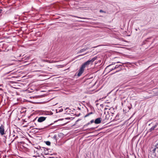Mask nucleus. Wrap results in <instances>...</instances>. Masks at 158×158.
<instances>
[{
	"instance_id": "nucleus-1",
	"label": "nucleus",
	"mask_w": 158,
	"mask_h": 158,
	"mask_svg": "<svg viewBox=\"0 0 158 158\" xmlns=\"http://www.w3.org/2000/svg\"><path fill=\"white\" fill-rule=\"evenodd\" d=\"M88 66V65L85 63V62L84 63L81 65L80 69H79L78 72L77 74V76L78 77L80 76L83 73L85 70V68Z\"/></svg>"
},
{
	"instance_id": "nucleus-2",
	"label": "nucleus",
	"mask_w": 158,
	"mask_h": 158,
	"mask_svg": "<svg viewBox=\"0 0 158 158\" xmlns=\"http://www.w3.org/2000/svg\"><path fill=\"white\" fill-rule=\"evenodd\" d=\"M97 57L95 56L92 58L91 60H89L85 62V63L88 66L91 64H92L95 60L97 59Z\"/></svg>"
},
{
	"instance_id": "nucleus-3",
	"label": "nucleus",
	"mask_w": 158,
	"mask_h": 158,
	"mask_svg": "<svg viewBox=\"0 0 158 158\" xmlns=\"http://www.w3.org/2000/svg\"><path fill=\"white\" fill-rule=\"evenodd\" d=\"M0 134L1 135H3L5 134L4 127L2 124L0 126Z\"/></svg>"
},
{
	"instance_id": "nucleus-4",
	"label": "nucleus",
	"mask_w": 158,
	"mask_h": 158,
	"mask_svg": "<svg viewBox=\"0 0 158 158\" xmlns=\"http://www.w3.org/2000/svg\"><path fill=\"white\" fill-rule=\"evenodd\" d=\"M46 117H40L38 118L37 121L38 122L41 123L45 120Z\"/></svg>"
},
{
	"instance_id": "nucleus-5",
	"label": "nucleus",
	"mask_w": 158,
	"mask_h": 158,
	"mask_svg": "<svg viewBox=\"0 0 158 158\" xmlns=\"http://www.w3.org/2000/svg\"><path fill=\"white\" fill-rule=\"evenodd\" d=\"M94 123L95 124H98L100 123L101 122V118H96L94 121Z\"/></svg>"
},
{
	"instance_id": "nucleus-6",
	"label": "nucleus",
	"mask_w": 158,
	"mask_h": 158,
	"mask_svg": "<svg viewBox=\"0 0 158 158\" xmlns=\"http://www.w3.org/2000/svg\"><path fill=\"white\" fill-rule=\"evenodd\" d=\"M158 125V123H156V124L153 126L152 127L149 129V131L151 132L152 131L154 130L155 129L156 127Z\"/></svg>"
},
{
	"instance_id": "nucleus-7",
	"label": "nucleus",
	"mask_w": 158,
	"mask_h": 158,
	"mask_svg": "<svg viewBox=\"0 0 158 158\" xmlns=\"http://www.w3.org/2000/svg\"><path fill=\"white\" fill-rule=\"evenodd\" d=\"M122 66V65H120V64L116 65L115 67H114V68H113L111 69H110L109 70H110V71H112L113 70L119 67L120 66Z\"/></svg>"
},
{
	"instance_id": "nucleus-8",
	"label": "nucleus",
	"mask_w": 158,
	"mask_h": 158,
	"mask_svg": "<svg viewBox=\"0 0 158 158\" xmlns=\"http://www.w3.org/2000/svg\"><path fill=\"white\" fill-rule=\"evenodd\" d=\"M70 118H64L59 119L58 120H57L55 121L54 122V123H55L56 122H57L58 121H61V120L64 121V120H65L66 119L69 120V119H70Z\"/></svg>"
},
{
	"instance_id": "nucleus-9",
	"label": "nucleus",
	"mask_w": 158,
	"mask_h": 158,
	"mask_svg": "<svg viewBox=\"0 0 158 158\" xmlns=\"http://www.w3.org/2000/svg\"><path fill=\"white\" fill-rule=\"evenodd\" d=\"M88 49V48H85L81 50H80L78 52V53H81L82 52H84L85 51H86L87 49Z\"/></svg>"
},
{
	"instance_id": "nucleus-10",
	"label": "nucleus",
	"mask_w": 158,
	"mask_h": 158,
	"mask_svg": "<svg viewBox=\"0 0 158 158\" xmlns=\"http://www.w3.org/2000/svg\"><path fill=\"white\" fill-rule=\"evenodd\" d=\"M115 63L114 62H113L112 63V64H110V65H109L106 68V69H107L108 68H109L110 66H111V65H114V64H115Z\"/></svg>"
},
{
	"instance_id": "nucleus-11",
	"label": "nucleus",
	"mask_w": 158,
	"mask_h": 158,
	"mask_svg": "<svg viewBox=\"0 0 158 158\" xmlns=\"http://www.w3.org/2000/svg\"><path fill=\"white\" fill-rule=\"evenodd\" d=\"M46 143L48 145H50L51 143L50 142L47 141L46 142Z\"/></svg>"
},
{
	"instance_id": "nucleus-12",
	"label": "nucleus",
	"mask_w": 158,
	"mask_h": 158,
	"mask_svg": "<svg viewBox=\"0 0 158 158\" xmlns=\"http://www.w3.org/2000/svg\"><path fill=\"white\" fill-rule=\"evenodd\" d=\"M92 114V112H90L89 113V114H86L85 116V117H88V116L89 115L91 114Z\"/></svg>"
},
{
	"instance_id": "nucleus-13",
	"label": "nucleus",
	"mask_w": 158,
	"mask_h": 158,
	"mask_svg": "<svg viewBox=\"0 0 158 158\" xmlns=\"http://www.w3.org/2000/svg\"><path fill=\"white\" fill-rule=\"evenodd\" d=\"M71 16H72V17H77V18H81L79 17H77V16H74V15H71ZM81 19H84V18H81Z\"/></svg>"
},
{
	"instance_id": "nucleus-14",
	"label": "nucleus",
	"mask_w": 158,
	"mask_h": 158,
	"mask_svg": "<svg viewBox=\"0 0 158 158\" xmlns=\"http://www.w3.org/2000/svg\"><path fill=\"white\" fill-rule=\"evenodd\" d=\"M89 124H90V123H89L86 124L85 125H84V127H86L88 125H89Z\"/></svg>"
},
{
	"instance_id": "nucleus-15",
	"label": "nucleus",
	"mask_w": 158,
	"mask_h": 158,
	"mask_svg": "<svg viewBox=\"0 0 158 158\" xmlns=\"http://www.w3.org/2000/svg\"><path fill=\"white\" fill-rule=\"evenodd\" d=\"M89 124H90V123H89L86 124L85 125H84V127H86L88 125H89Z\"/></svg>"
},
{
	"instance_id": "nucleus-16",
	"label": "nucleus",
	"mask_w": 158,
	"mask_h": 158,
	"mask_svg": "<svg viewBox=\"0 0 158 158\" xmlns=\"http://www.w3.org/2000/svg\"><path fill=\"white\" fill-rule=\"evenodd\" d=\"M35 129H39V130H42V129H43L44 128H35Z\"/></svg>"
},
{
	"instance_id": "nucleus-17",
	"label": "nucleus",
	"mask_w": 158,
	"mask_h": 158,
	"mask_svg": "<svg viewBox=\"0 0 158 158\" xmlns=\"http://www.w3.org/2000/svg\"><path fill=\"white\" fill-rule=\"evenodd\" d=\"M94 122V120H91V121H90V123H93Z\"/></svg>"
},
{
	"instance_id": "nucleus-18",
	"label": "nucleus",
	"mask_w": 158,
	"mask_h": 158,
	"mask_svg": "<svg viewBox=\"0 0 158 158\" xmlns=\"http://www.w3.org/2000/svg\"><path fill=\"white\" fill-rule=\"evenodd\" d=\"M63 109H62H62H61L60 110V112H61V111H63Z\"/></svg>"
},
{
	"instance_id": "nucleus-19",
	"label": "nucleus",
	"mask_w": 158,
	"mask_h": 158,
	"mask_svg": "<svg viewBox=\"0 0 158 158\" xmlns=\"http://www.w3.org/2000/svg\"><path fill=\"white\" fill-rule=\"evenodd\" d=\"M56 135H54V136H53V138H56Z\"/></svg>"
},
{
	"instance_id": "nucleus-20",
	"label": "nucleus",
	"mask_w": 158,
	"mask_h": 158,
	"mask_svg": "<svg viewBox=\"0 0 158 158\" xmlns=\"http://www.w3.org/2000/svg\"><path fill=\"white\" fill-rule=\"evenodd\" d=\"M156 148H154L153 150V151L154 152H155V150H156Z\"/></svg>"
},
{
	"instance_id": "nucleus-21",
	"label": "nucleus",
	"mask_w": 158,
	"mask_h": 158,
	"mask_svg": "<svg viewBox=\"0 0 158 158\" xmlns=\"http://www.w3.org/2000/svg\"><path fill=\"white\" fill-rule=\"evenodd\" d=\"M100 12H103V11L102 10H100Z\"/></svg>"
},
{
	"instance_id": "nucleus-22",
	"label": "nucleus",
	"mask_w": 158,
	"mask_h": 158,
	"mask_svg": "<svg viewBox=\"0 0 158 158\" xmlns=\"http://www.w3.org/2000/svg\"><path fill=\"white\" fill-rule=\"evenodd\" d=\"M2 10H0V14L2 13Z\"/></svg>"
},
{
	"instance_id": "nucleus-23",
	"label": "nucleus",
	"mask_w": 158,
	"mask_h": 158,
	"mask_svg": "<svg viewBox=\"0 0 158 158\" xmlns=\"http://www.w3.org/2000/svg\"><path fill=\"white\" fill-rule=\"evenodd\" d=\"M53 124V123H51V124H50L49 125H48V126H51V125H52Z\"/></svg>"
},
{
	"instance_id": "nucleus-24",
	"label": "nucleus",
	"mask_w": 158,
	"mask_h": 158,
	"mask_svg": "<svg viewBox=\"0 0 158 158\" xmlns=\"http://www.w3.org/2000/svg\"><path fill=\"white\" fill-rule=\"evenodd\" d=\"M44 61L48 62V61L47 60H44Z\"/></svg>"
},
{
	"instance_id": "nucleus-25",
	"label": "nucleus",
	"mask_w": 158,
	"mask_h": 158,
	"mask_svg": "<svg viewBox=\"0 0 158 158\" xmlns=\"http://www.w3.org/2000/svg\"><path fill=\"white\" fill-rule=\"evenodd\" d=\"M10 64H7V66H10Z\"/></svg>"
},
{
	"instance_id": "nucleus-26",
	"label": "nucleus",
	"mask_w": 158,
	"mask_h": 158,
	"mask_svg": "<svg viewBox=\"0 0 158 158\" xmlns=\"http://www.w3.org/2000/svg\"><path fill=\"white\" fill-rule=\"evenodd\" d=\"M117 63H120V62L119 61L117 62Z\"/></svg>"
},
{
	"instance_id": "nucleus-27",
	"label": "nucleus",
	"mask_w": 158,
	"mask_h": 158,
	"mask_svg": "<svg viewBox=\"0 0 158 158\" xmlns=\"http://www.w3.org/2000/svg\"><path fill=\"white\" fill-rule=\"evenodd\" d=\"M118 71H119V70H118V71H117L115 72V73H116V72H118Z\"/></svg>"
},
{
	"instance_id": "nucleus-28",
	"label": "nucleus",
	"mask_w": 158,
	"mask_h": 158,
	"mask_svg": "<svg viewBox=\"0 0 158 158\" xmlns=\"http://www.w3.org/2000/svg\"><path fill=\"white\" fill-rule=\"evenodd\" d=\"M47 127H45V128H47Z\"/></svg>"
}]
</instances>
